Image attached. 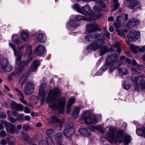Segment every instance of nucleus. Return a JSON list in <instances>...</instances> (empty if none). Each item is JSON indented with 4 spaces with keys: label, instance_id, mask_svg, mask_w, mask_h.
Instances as JSON below:
<instances>
[{
    "label": "nucleus",
    "instance_id": "obj_62",
    "mask_svg": "<svg viewBox=\"0 0 145 145\" xmlns=\"http://www.w3.org/2000/svg\"><path fill=\"white\" fill-rule=\"evenodd\" d=\"M25 120L27 121H29L30 120V117L29 116H26L25 117Z\"/></svg>",
    "mask_w": 145,
    "mask_h": 145
},
{
    "label": "nucleus",
    "instance_id": "obj_45",
    "mask_svg": "<svg viewBox=\"0 0 145 145\" xmlns=\"http://www.w3.org/2000/svg\"><path fill=\"white\" fill-rule=\"evenodd\" d=\"M119 5L118 3H115L113 6H111L112 10L113 11H115L117 10L119 6Z\"/></svg>",
    "mask_w": 145,
    "mask_h": 145
},
{
    "label": "nucleus",
    "instance_id": "obj_11",
    "mask_svg": "<svg viewBox=\"0 0 145 145\" xmlns=\"http://www.w3.org/2000/svg\"><path fill=\"white\" fill-rule=\"evenodd\" d=\"M127 37L129 40L135 42L140 37V33L135 30H131L128 33Z\"/></svg>",
    "mask_w": 145,
    "mask_h": 145
},
{
    "label": "nucleus",
    "instance_id": "obj_56",
    "mask_svg": "<svg viewBox=\"0 0 145 145\" xmlns=\"http://www.w3.org/2000/svg\"><path fill=\"white\" fill-rule=\"evenodd\" d=\"M138 52L140 53L145 52V46H142L141 48H139Z\"/></svg>",
    "mask_w": 145,
    "mask_h": 145
},
{
    "label": "nucleus",
    "instance_id": "obj_3",
    "mask_svg": "<svg viewBox=\"0 0 145 145\" xmlns=\"http://www.w3.org/2000/svg\"><path fill=\"white\" fill-rule=\"evenodd\" d=\"M9 45L13 49L14 54L17 57L16 61V63L19 65L18 69L16 70L15 73L12 72L10 74L12 76H17L20 75L22 70L24 69V65H27L32 60V58L30 57L28 61L24 60L21 63V57L22 56L24 46L22 45L16 48L15 45L13 44L9 43Z\"/></svg>",
    "mask_w": 145,
    "mask_h": 145
},
{
    "label": "nucleus",
    "instance_id": "obj_18",
    "mask_svg": "<svg viewBox=\"0 0 145 145\" xmlns=\"http://www.w3.org/2000/svg\"><path fill=\"white\" fill-rule=\"evenodd\" d=\"M40 65V62L38 60H34L32 63L31 67L29 69L30 72H33L35 71L37 69V67Z\"/></svg>",
    "mask_w": 145,
    "mask_h": 145
},
{
    "label": "nucleus",
    "instance_id": "obj_27",
    "mask_svg": "<svg viewBox=\"0 0 145 145\" xmlns=\"http://www.w3.org/2000/svg\"><path fill=\"white\" fill-rule=\"evenodd\" d=\"M12 39L13 42L17 44H20L22 42L19 37L17 35L12 36Z\"/></svg>",
    "mask_w": 145,
    "mask_h": 145
},
{
    "label": "nucleus",
    "instance_id": "obj_52",
    "mask_svg": "<svg viewBox=\"0 0 145 145\" xmlns=\"http://www.w3.org/2000/svg\"><path fill=\"white\" fill-rule=\"evenodd\" d=\"M8 119L10 121L13 123L16 121V120L15 118L11 116L8 117Z\"/></svg>",
    "mask_w": 145,
    "mask_h": 145
},
{
    "label": "nucleus",
    "instance_id": "obj_55",
    "mask_svg": "<svg viewBox=\"0 0 145 145\" xmlns=\"http://www.w3.org/2000/svg\"><path fill=\"white\" fill-rule=\"evenodd\" d=\"M114 26L116 28H119L120 27V22H115L114 23Z\"/></svg>",
    "mask_w": 145,
    "mask_h": 145
},
{
    "label": "nucleus",
    "instance_id": "obj_37",
    "mask_svg": "<svg viewBox=\"0 0 145 145\" xmlns=\"http://www.w3.org/2000/svg\"><path fill=\"white\" fill-rule=\"evenodd\" d=\"M21 138L25 141L28 142L30 139V137L26 133H21Z\"/></svg>",
    "mask_w": 145,
    "mask_h": 145
},
{
    "label": "nucleus",
    "instance_id": "obj_40",
    "mask_svg": "<svg viewBox=\"0 0 145 145\" xmlns=\"http://www.w3.org/2000/svg\"><path fill=\"white\" fill-rule=\"evenodd\" d=\"M114 47L117 49V51L118 52H120L121 49L120 48V43L118 41H116L115 44H114Z\"/></svg>",
    "mask_w": 145,
    "mask_h": 145
},
{
    "label": "nucleus",
    "instance_id": "obj_28",
    "mask_svg": "<svg viewBox=\"0 0 145 145\" xmlns=\"http://www.w3.org/2000/svg\"><path fill=\"white\" fill-rule=\"evenodd\" d=\"M118 71L119 74L121 76L125 75L127 74L128 72L127 69L125 68H119Z\"/></svg>",
    "mask_w": 145,
    "mask_h": 145
},
{
    "label": "nucleus",
    "instance_id": "obj_13",
    "mask_svg": "<svg viewBox=\"0 0 145 145\" xmlns=\"http://www.w3.org/2000/svg\"><path fill=\"white\" fill-rule=\"evenodd\" d=\"M86 31L88 33H91L100 29V26L96 24H86Z\"/></svg>",
    "mask_w": 145,
    "mask_h": 145
},
{
    "label": "nucleus",
    "instance_id": "obj_6",
    "mask_svg": "<svg viewBox=\"0 0 145 145\" xmlns=\"http://www.w3.org/2000/svg\"><path fill=\"white\" fill-rule=\"evenodd\" d=\"M134 81L136 90L139 91L145 89V80L144 76L140 75L137 76Z\"/></svg>",
    "mask_w": 145,
    "mask_h": 145
},
{
    "label": "nucleus",
    "instance_id": "obj_23",
    "mask_svg": "<svg viewBox=\"0 0 145 145\" xmlns=\"http://www.w3.org/2000/svg\"><path fill=\"white\" fill-rule=\"evenodd\" d=\"M89 129L93 132H95L96 130H98L102 133H104L105 132L102 127L99 125L94 126H92Z\"/></svg>",
    "mask_w": 145,
    "mask_h": 145
},
{
    "label": "nucleus",
    "instance_id": "obj_20",
    "mask_svg": "<svg viewBox=\"0 0 145 145\" xmlns=\"http://www.w3.org/2000/svg\"><path fill=\"white\" fill-rule=\"evenodd\" d=\"M140 21L136 19H133L129 21L127 24V26L129 28H130L133 26L138 24Z\"/></svg>",
    "mask_w": 145,
    "mask_h": 145
},
{
    "label": "nucleus",
    "instance_id": "obj_5",
    "mask_svg": "<svg viewBox=\"0 0 145 145\" xmlns=\"http://www.w3.org/2000/svg\"><path fill=\"white\" fill-rule=\"evenodd\" d=\"M81 119L83 120L86 124L88 125H94L99 121L96 116L91 117L90 112L88 111H86L84 112L82 115Z\"/></svg>",
    "mask_w": 145,
    "mask_h": 145
},
{
    "label": "nucleus",
    "instance_id": "obj_24",
    "mask_svg": "<svg viewBox=\"0 0 145 145\" xmlns=\"http://www.w3.org/2000/svg\"><path fill=\"white\" fill-rule=\"evenodd\" d=\"M48 123H59L60 124V127H62V123L61 122L60 120L58 119L56 116H52L51 119H48Z\"/></svg>",
    "mask_w": 145,
    "mask_h": 145
},
{
    "label": "nucleus",
    "instance_id": "obj_10",
    "mask_svg": "<svg viewBox=\"0 0 145 145\" xmlns=\"http://www.w3.org/2000/svg\"><path fill=\"white\" fill-rule=\"evenodd\" d=\"M104 44L103 40H98L87 46L88 49L95 50L101 48Z\"/></svg>",
    "mask_w": 145,
    "mask_h": 145
},
{
    "label": "nucleus",
    "instance_id": "obj_63",
    "mask_svg": "<svg viewBox=\"0 0 145 145\" xmlns=\"http://www.w3.org/2000/svg\"><path fill=\"white\" fill-rule=\"evenodd\" d=\"M128 15L127 14H125V18L124 22H125L126 20H127L129 18L128 17Z\"/></svg>",
    "mask_w": 145,
    "mask_h": 145
},
{
    "label": "nucleus",
    "instance_id": "obj_34",
    "mask_svg": "<svg viewBox=\"0 0 145 145\" xmlns=\"http://www.w3.org/2000/svg\"><path fill=\"white\" fill-rule=\"evenodd\" d=\"M137 133L138 135L143 136L145 138V128L143 130L140 128L137 129Z\"/></svg>",
    "mask_w": 145,
    "mask_h": 145
},
{
    "label": "nucleus",
    "instance_id": "obj_61",
    "mask_svg": "<svg viewBox=\"0 0 145 145\" xmlns=\"http://www.w3.org/2000/svg\"><path fill=\"white\" fill-rule=\"evenodd\" d=\"M23 116V115H21L19 116H18L17 117V118L19 120L20 122H22L23 121V120H22V118L21 119V118H22Z\"/></svg>",
    "mask_w": 145,
    "mask_h": 145
},
{
    "label": "nucleus",
    "instance_id": "obj_7",
    "mask_svg": "<svg viewBox=\"0 0 145 145\" xmlns=\"http://www.w3.org/2000/svg\"><path fill=\"white\" fill-rule=\"evenodd\" d=\"M47 91L48 89L46 87V84H41L39 88L38 96V99L41 101V105H42L44 102Z\"/></svg>",
    "mask_w": 145,
    "mask_h": 145
},
{
    "label": "nucleus",
    "instance_id": "obj_38",
    "mask_svg": "<svg viewBox=\"0 0 145 145\" xmlns=\"http://www.w3.org/2000/svg\"><path fill=\"white\" fill-rule=\"evenodd\" d=\"M7 142L10 145H13L15 143L16 138L14 137H11L7 139Z\"/></svg>",
    "mask_w": 145,
    "mask_h": 145
},
{
    "label": "nucleus",
    "instance_id": "obj_16",
    "mask_svg": "<svg viewBox=\"0 0 145 145\" xmlns=\"http://www.w3.org/2000/svg\"><path fill=\"white\" fill-rule=\"evenodd\" d=\"M8 64V61L7 59H3L0 61V72H2L5 71Z\"/></svg>",
    "mask_w": 145,
    "mask_h": 145
},
{
    "label": "nucleus",
    "instance_id": "obj_26",
    "mask_svg": "<svg viewBox=\"0 0 145 145\" xmlns=\"http://www.w3.org/2000/svg\"><path fill=\"white\" fill-rule=\"evenodd\" d=\"M80 110V108L78 107H75L74 108L72 114V116L74 118L76 119L78 117Z\"/></svg>",
    "mask_w": 145,
    "mask_h": 145
},
{
    "label": "nucleus",
    "instance_id": "obj_33",
    "mask_svg": "<svg viewBox=\"0 0 145 145\" xmlns=\"http://www.w3.org/2000/svg\"><path fill=\"white\" fill-rule=\"evenodd\" d=\"M62 134L61 133H57L55 137V140L56 143L61 142Z\"/></svg>",
    "mask_w": 145,
    "mask_h": 145
},
{
    "label": "nucleus",
    "instance_id": "obj_8",
    "mask_svg": "<svg viewBox=\"0 0 145 145\" xmlns=\"http://www.w3.org/2000/svg\"><path fill=\"white\" fill-rule=\"evenodd\" d=\"M117 58L116 54H114L110 56H108L106 58V64L103 66L101 69L103 71L107 70L109 68V65H110L113 63L114 61Z\"/></svg>",
    "mask_w": 145,
    "mask_h": 145
},
{
    "label": "nucleus",
    "instance_id": "obj_12",
    "mask_svg": "<svg viewBox=\"0 0 145 145\" xmlns=\"http://www.w3.org/2000/svg\"><path fill=\"white\" fill-rule=\"evenodd\" d=\"M75 129L72 126L70 125L66 126L63 131L64 136L67 137H69L74 134Z\"/></svg>",
    "mask_w": 145,
    "mask_h": 145
},
{
    "label": "nucleus",
    "instance_id": "obj_31",
    "mask_svg": "<svg viewBox=\"0 0 145 145\" xmlns=\"http://www.w3.org/2000/svg\"><path fill=\"white\" fill-rule=\"evenodd\" d=\"M37 39L40 42H44L46 40V36L43 33L39 34L37 37Z\"/></svg>",
    "mask_w": 145,
    "mask_h": 145
},
{
    "label": "nucleus",
    "instance_id": "obj_25",
    "mask_svg": "<svg viewBox=\"0 0 145 145\" xmlns=\"http://www.w3.org/2000/svg\"><path fill=\"white\" fill-rule=\"evenodd\" d=\"M20 37L23 40L25 41L28 40L29 38V36L28 33L26 31H22L20 33Z\"/></svg>",
    "mask_w": 145,
    "mask_h": 145
},
{
    "label": "nucleus",
    "instance_id": "obj_46",
    "mask_svg": "<svg viewBox=\"0 0 145 145\" xmlns=\"http://www.w3.org/2000/svg\"><path fill=\"white\" fill-rule=\"evenodd\" d=\"M131 86V84L128 83L126 82V83L123 85V87L125 89H129Z\"/></svg>",
    "mask_w": 145,
    "mask_h": 145
},
{
    "label": "nucleus",
    "instance_id": "obj_2",
    "mask_svg": "<svg viewBox=\"0 0 145 145\" xmlns=\"http://www.w3.org/2000/svg\"><path fill=\"white\" fill-rule=\"evenodd\" d=\"M108 131L106 132L107 140L111 143L118 142L120 143L123 142L124 144H128L131 142V137L129 135H125L123 138L124 131L121 130H119L117 132V134L115 136V134L116 129L115 127H107Z\"/></svg>",
    "mask_w": 145,
    "mask_h": 145
},
{
    "label": "nucleus",
    "instance_id": "obj_50",
    "mask_svg": "<svg viewBox=\"0 0 145 145\" xmlns=\"http://www.w3.org/2000/svg\"><path fill=\"white\" fill-rule=\"evenodd\" d=\"M6 135V133L5 131H2L0 132V136L1 137L4 138Z\"/></svg>",
    "mask_w": 145,
    "mask_h": 145
},
{
    "label": "nucleus",
    "instance_id": "obj_19",
    "mask_svg": "<svg viewBox=\"0 0 145 145\" xmlns=\"http://www.w3.org/2000/svg\"><path fill=\"white\" fill-rule=\"evenodd\" d=\"M79 132L80 134L84 137H89L91 136V133L87 129L84 128H80Z\"/></svg>",
    "mask_w": 145,
    "mask_h": 145
},
{
    "label": "nucleus",
    "instance_id": "obj_17",
    "mask_svg": "<svg viewBox=\"0 0 145 145\" xmlns=\"http://www.w3.org/2000/svg\"><path fill=\"white\" fill-rule=\"evenodd\" d=\"M44 50L45 48L43 46L40 45L36 47L34 52L36 55L40 56L44 53Z\"/></svg>",
    "mask_w": 145,
    "mask_h": 145
},
{
    "label": "nucleus",
    "instance_id": "obj_21",
    "mask_svg": "<svg viewBox=\"0 0 145 145\" xmlns=\"http://www.w3.org/2000/svg\"><path fill=\"white\" fill-rule=\"evenodd\" d=\"M132 64L133 66H135L132 68V70L133 71L140 73L138 71L141 70L143 69L142 67L140 65H137L136 62L134 59L133 60Z\"/></svg>",
    "mask_w": 145,
    "mask_h": 145
},
{
    "label": "nucleus",
    "instance_id": "obj_41",
    "mask_svg": "<svg viewBox=\"0 0 145 145\" xmlns=\"http://www.w3.org/2000/svg\"><path fill=\"white\" fill-rule=\"evenodd\" d=\"M27 53L28 54V55L30 56L32 54V51L31 47V46L27 45L26 46Z\"/></svg>",
    "mask_w": 145,
    "mask_h": 145
},
{
    "label": "nucleus",
    "instance_id": "obj_9",
    "mask_svg": "<svg viewBox=\"0 0 145 145\" xmlns=\"http://www.w3.org/2000/svg\"><path fill=\"white\" fill-rule=\"evenodd\" d=\"M35 86L31 82H27L25 85L24 91L27 95H30L32 94L34 91Z\"/></svg>",
    "mask_w": 145,
    "mask_h": 145
},
{
    "label": "nucleus",
    "instance_id": "obj_60",
    "mask_svg": "<svg viewBox=\"0 0 145 145\" xmlns=\"http://www.w3.org/2000/svg\"><path fill=\"white\" fill-rule=\"evenodd\" d=\"M7 143V142L6 140L3 139L1 140V144L3 145H5Z\"/></svg>",
    "mask_w": 145,
    "mask_h": 145
},
{
    "label": "nucleus",
    "instance_id": "obj_39",
    "mask_svg": "<svg viewBox=\"0 0 145 145\" xmlns=\"http://www.w3.org/2000/svg\"><path fill=\"white\" fill-rule=\"evenodd\" d=\"M46 140L48 145H55L53 140L51 138L47 137Z\"/></svg>",
    "mask_w": 145,
    "mask_h": 145
},
{
    "label": "nucleus",
    "instance_id": "obj_14",
    "mask_svg": "<svg viewBox=\"0 0 145 145\" xmlns=\"http://www.w3.org/2000/svg\"><path fill=\"white\" fill-rule=\"evenodd\" d=\"M3 123L4 124L7 132L11 133H14L15 127L13 125L6 121L3 122Z\"/></svg>",
    "mask_w": 145,
    "mask_h": 145
},
{
    "label": "nucleus",
    "instance_id": "obj_58",
    "mask_svg": "<svg viewBox=\"0 0 145 145\" xmlns=\"http://www.w3.org/2000/svg\"><path fill=\"white\" fill-rule=\"evenodd\" d=\"M39 145H46V143L44 140H41L39 143Z\"/></svg>",
    "mask_w": 145,
    "mask_h": 145
},
{
    "label": "nucleus",
    "instance_id": "obj_32",
    "mask_svg": "<svg viewBox=\"0 0 145 145\" xmlns=\"http://www.w3.org/2000/svg\"><path fill=\"white\" fill-rule=\"evenodd\" d=\"M100 35V34H95V35H88L86 36L85 37V39L86 40L88 41H91V39H92V37H93L94 38H97Z\"/></svg>",
    "mask_w": 145,
    "mask_h": 145
},
{
    "label": "nucleus",
    "instance_id": "obj_35",
    "mask_svg": "<svg viewBox=\"0 0 145 145\" xmlns=\"http://www.w3.org/2000/svg\"><path fill=\"white\" fill-rule=\"evenodd\" d=\"M46 133L47 136L53 137L54 136L55 132L53 129H50L47 130L46 131Z\"/></svg>",
    "mask_w": 145,
    "mask_h": 145
},
{
    "label": "nucleus",
    "instance_id": "obj_4",
    "mask_svg": "<svg viewBox=\"0 0 145 145\" xmlns=\"http://www.w3.org/2000/svg\"><path fill=\"white\" fill-rule=\"evenodd\" d=\"M73 8L78 12L83 14L92 16L94 18H99L102 16V14L99 12L97 13V14L96 13L92 14V12L88 6H85L84 7L80 8L78 4H75L74 5Z\"/></svg>",
    "mask_w": 145,
    "mask_h": 145
},
{
    "label": "nucleus",
    "instance_id": "obj_15",
    "mask_svg": "<svg viewBox=\"0 0 145 145\" xmlns=\"http://www.w3.org/2000/svg\"><path fill=\"white\" fill-rule=\"evenodd\" d=\"M139 0H130L129 7L131 9H136L140 6L139 3Z\"/></svg>",
    "mask_w": 145,
    "mask_h": 145
},
{
    "label": "nucleus",
    "instance_id": "obj_47",
    "mask_svg": "<svg viewBox=\"0 0 145 145\" xmlns=\"http://www.w3.org/2000/svg\"><path fill=\"white\" fill-rule=\"evenodd\" d=\"M73 16H71L70 17V20L69 22V24H70V25L72 26V27H76V26L79 25L78 24L76 26H75L74 24H73V22H74V20H72V17Z\"/></svg>",
    "mask_w": 145,
    "mask_h": 145
},
{
    "label": "nucleus",
    "instance_id": "obj_36",
    "mask_svg": "<svg viewBox=\"0 0 145 145\" xmlns=\"http://www.w3.org/2000/svg\"><path fill=\"white\" fill-rule=\"evenodd\" d=\"M74 101L75 99L74 97H71L69 99L66 107L68 108L70 107L74 103Z\"/></svg>",
    "mask_w": 145,
    "mask_h": 145
},
{
    "label": "nucleus",
    "instance_id": "obj_22",
    "mask_svg": "<svg viewBox=\"0 0 145 145\" xmlns=\"http://www.w3.org/2000/svg\"><path fill=\"white\" fill-rule=\"evenodd\" d=\"M122 61L120 60H118L115 63H113L111 66L110 69V70L111 71H113L114 70L117 69L121 64Z\"/></svg>",
    "mask_w": 145,
    "mask_h": 145
},
{
    "label": "nucleus",
    "instance_id": "obj_59",
    "mask_svg": "<svg viewBox=\"0 0 145 145\" xmlns=\"http://www.w3.org/2000/svg\"><path fill=\"white\" fill-rule=\"evenodd\" d=\"M24 111L26 113H29L30 112L29 109L27 107H25Z\"/></svg>",
    "mask_w": 145,
    "mask_h": 145
},
{
    "label": "nucleus",
    "instance_id": "obj_64",
    "mask_svg": "<svg viewBox=\"0 0 145 145\" xmlns=\"http://www.w3.org/2000/svg\"><path fill=\"white\" fill-rule=\"evenodd\" d=\"M93 10L95 11H99V8L96 6H94L93 7Z\"/></svg>",
    "mask_w": 145,
    "mask_h": 145
},
{
    "label": "nucleus",
    "instance_id": "obj_48",
    "mask_svg": "<svg viewBox=\"0 0 145 145\" xmlns=\"http://www.w3.org/2000/svg\"><path fill=\"white\" fill-rule=\"evenodd\" d=\"M18 104L14 101H12L10 104V107L12 108L15 109Z\"/></svg>",
    "mask_w": 145,
    "mask_h": 145
},
{
    "label": "nucleus",
    "instance_id": "obj_53",
    "mask_svg": "<svg viewBox=\"0 0 145 145\" xmlns=\"http://www.w3.org/2000/svg\"><path fill=\"white\" fill-rule=\"evenodd\" d=\"M6 114L3 112H0V117L2 119H4L6 118Z\"/></svg>",
    "mask_w": 145,
    "mask_h": 145
},
{
    "label": "nucleus",
    "instance_id": "obj_54",
    "mask_svg": "<svg viewBox=\"0 0 145 145\" xmlns=\"http://www.w3.org/2000/svg\"><path fill=\"white\" fill-rule=\"evenodd\" d=\"M23 129L25 131H27L31 129V127L29 125H25L23 126Z\"/></svg>",
    "mask_w": 145,
    "mask_h": 145
},
{
    "label": "nucleus",
    "instance_id": "obj_43",
    "mask_svg": "<svg viewBox=\"0 0 145 145\" xmlns=\"http://www.w3.org/2000/svg\"><path fill=\"white\" fill-rule=\"evenodd\" d=\"M75 18L76 20L77 21L86 20L85 18L84 17L80 15H77L75 16Z\"/></svg>",
    "mask_w": 145,
    "mask_h": 145
},
{
    "label": "nucleus",
    "instance_id": "obj_44",
    "mask_svg": "<svg viewBox=\"0 0 145 145\" xmlns=\"http://www.w3.org/2000/svg\"><path fill=\"white\" fill-rule=\"evenodd\" d=\"M107 48L105 47L102 48L100 50V53L101 56L104 55L107 52Z\"/></svg>",
    "mask_w": 145,
    "mask_h": 145
},
{
    "label": "nucleus",
    "instance_id": "obj_1",
    "mask_svg": "<svg viewBox=\"0 0 145 145\" xmlns=\"http://www.w3.org/2000/svg\"><path fill=\"white\" fill-rule=\"evenodd\" d=\"M61 93L60 89L55 88L49 91L46 102L49 104V107L57 110L59 113H63V109L65 103V98L62 97L58 99Z\"/></svg>",
    "mask_w": 145,
    "mask_h": 145
},
{
    "label": "nucleus",
    "instance_id": "obj_51",
    "mask_svg": "<svg viewBox=\"0 0 145 145\" xmlns=\"http://www.w3.org/2000/svg\"><path fill=\"white\" fill-rule=\"evenodd\" d=\"M12 70V67L10 65L8 64L7 65V66L6 67V69H5V71L8 72H10Z\"/></svg>",
    "mask_w": 145,
    "mask_h": 145
},
{
    "label": "nucleus",
    "instance_id": "obj_29",
    "mask_svg": "<svg viewBox=\"0 0 145 145\" xmlns=\"http://www.w3.org/2000/svg\"><path fill=\"white\" fill-rule=\"evenodd\" d=\"M129 48L131 51L136 54L138 52L139 47L138 46H136L134 45L131 44L129 46Z\"/></svg>",
    "mask_w": 145,
    "mask_h": 145
},
{
    "label": "nucleus",
    "instance_id": "obj_30",
    "mask_svg": "<svg viewBox=\"0 0 145 145\" xmlns=\"http://www.w3.org/2000/svg\"><path fill=\"white\" fill-rule=\"evenodd\" d=\"M15 89L18 92V95H20L21 97V98H20V101L23 103L28 105L27 104L26 101L24 99V97L21 91L18 89L16 88Z\"/></svg>",
    "mask_w": 145,
    "mask_h": 145
},
{
    "label": "nucleus",
    "instance_id": "obj_57",
    "mask_svg": "<svg viewBox=\"0 0 145 145\" xmlns=\"http://www.w3.org/2000/svg\"><path fill=\"white\" fill-rule=\"evenodd\" d=\"M128 32V31L127 30H125L123 32L121 33V36L123 38H125V34L124 32L127 33Z\"/></svg>",
    "mask_w": 145,
    "mask_h": 145
},
{
    "label": "nucleus",
    "instance_id": "obj_49",
    "mask_svg": "<svg viewBox=\"0 0 145 145\" xmlns=\"http://www.w3.org/2000/svg\"><path fill=\"white\" fill-rule=\"evenodd\" d=\"M27 77L26 76H23L22 77V79L20 80V82L22 81V80H23L22 82V86H23L25 82L27 80Z\"/></svg>",
    "mask_w": 145,
    "mask_h": 145
},
{
    "label": "nucleus",
    "instance_id": "obj_42",
    "mask_svg": "<svg viewBox=\"0 0 145 145\" xmlns=\"http://www.w3.org/2000/svg\"><path fill=\"white\" fill-rule=\"evenodd\" d=\"M24 109V107L22 105L18 104L15 109L18 111L20 110L22 111Z\"/></svg>",
    "mask_w": 145,
    "mask_h": 145
}]
</instances>
